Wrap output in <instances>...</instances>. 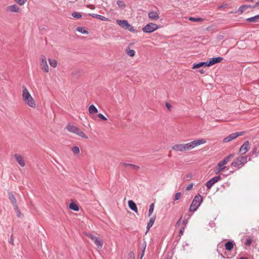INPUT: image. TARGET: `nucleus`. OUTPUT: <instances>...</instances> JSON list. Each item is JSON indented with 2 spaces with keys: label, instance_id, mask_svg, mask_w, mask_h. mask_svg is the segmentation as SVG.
I'll use <instances>...</instances> for the list:
<instances>
[{
  "label": "nucleus",
  "instance_id": "1",
  "mask_svg": "<svg viewBox=\"0 0 259 259\" xmlns=\"http://www.w3.org/2000/svg\"><path fill=\"white\" fill-rule=\"evenodd\" d=\"M22 97L25 102L30 107L35 108V102L25 86H22Z\"/></svg>",
  "mask_w": 259,
  "mask_h": 259
},
{
  "label": "nucleus",
  "instance_id": "2",
  "mask_svg": "<svg viewBox=\"0 0 259 259\" xmlns=\"http://www.w3.org/2000/svg\"><path fill=\"white\" fill-rule=\"evenodd\" d=\"M250 160V158L248 156H239L234 159L231 165L234 167L235 170H237L242 167L248 161Z\"/></svg>",
  "mask_w": 259,
  "mask_h": 259
},
{
  "label": "nucleus",
  "instance_id": "3",
  "mask_svg": "<svg viewBox=\"0 0 259 259\" xmlns=\"http://www.w3.org/2000/svg\"><path fill=\"white\" fill-rule=\"evenodd\" d=\"M203 201V197L201 195L198 194L193 198L189 208L191 211H195L200 206Z\"/></svg>",
  "mask_w": 259,
  "mask_h": 259
},
{
  "label": "nucleus",
  "instance_id": "4",
  "mask_svg": "<svg viewBox=\"0 0 259 259\" xmlns=\"http://www.w3.org/2000/svg\"><path fill=\"white\" fill-rule=\"evenodd\" d=\"M234 156V154H230L228 156L225 157L222 160L220 161L217 164L215 169L217 170L215 174H218L222 171H223L226 168V166H224L230 159L233 158Z\"/></svg>",
  "mask_w": 259,
  "mask_h": 259
},
{
  "label": "nucleus",
  "instance_id": "5",
  "mask_svg": "<svg viewBox=\"0 0 259 259\" xmlns=\"http://www.w3.org/2000/svg\"><path fill=\"white\" fill-rule=\"evenodd\" d=\"M66 128L68 131L74 133L81 138L85 139L88 138L85 134L81 130L75 126L68 124L67 125Z\"/></svg>",
  "mask_w": 259,
  "mask_h": 259
},
{
  "label": "nucleus",
  "instance_id": "6",
  "mask_svg": "<svg viewBox=\"0 0 259 259\" xmlns=\"http://www.w3.org/2000/svg\"><path fill=\"white\" fill-rule=\"evenodd\" d=\"M158 28V26L154 23H150L147 24L143 28L142 30L145 33H152Z\"/></svg>",
  "mask_w": 259,
  "mask_h": 259
},
{
  "label": "nucleus",
  "instance_id": "7",
  "mask_svg": "<svg viewBox=\"0 0 259 259\" xmlns=\"http://www.w3.org/2000/svg\"><path fill=\"white\" fill-rule=\"evenodd\" d=\"M206 140L204 139H200L194 140L191 142L187 143L188 150H191L198 146L206 143Z\"/></svg>",
  "mask_w": 259,
  "mask_h": 259
},
{
  "label": "nucleus",
  "instance_id": "8",
  "mask_svg": "<svg viewBox=\"0 0 259 259\" xmlns=\"http://www.w3.org/2000/svg\"><path fill=\"white\" fill-rule=\"evenodd\" d=\"M87 236L94 242L98 249L102 248L103 243L101 240L99 239L98 237L91 234L87 235Z\"/></svg>",
  "mask_w": 259,
  "mask_h": 259
},
{
  "label": "nucleus",
  "instance_id": "9",
  "mask_svg": "<svg viewBox=\"0 0 259 259\" xmlns=\"http://www.w3.org/2000/svg\"><path fill=\"white\" fill-rule=\"evenodd\" d=\"M41 61L40 66L41 69L45 72H48L49 71V66L47 64V59L45 56L42 55L40 57Z\"/></svg>",
  "mask_w": 259,
  "mask_h": 259
},
{
  "label": "nucleus",
  "instance_id": "10",
  "mask_svg": "<svg viewBox=\"0 0 259 259\" xmlns=\"http://www.w3.org/2000/svg\"><path fill=\"white\" fill-rule=\"evenodd\" d=\"M244 132H236L234 133H232L229 135L228 136L225 138L223 140L224 142L227 143L235 139H236L237 137L242 136L244 134Z\"/></svg>",
  "mask_w": 259,
  "mask_h": 259
},
{
  "label": "nucleus",
  "instance_id": "11",
  "mask_svg": "<svg viewBox=\"0 0 259 259\" xmlns=\"http://www.w3.org/2000/svg\"><path fill=\"white\" fill-rule=\"evenodd\" d=\"M172 149L177 152H183L189 150L187 144H176L173 146Z\"/></svg>",
  "mask_w": 259,
  "mask_h": 259
},
{
  "label": "nucleus",
  "instance_id": "12",
  "mask_svg": "<svg viewBox=\"0 0 259 259\" xmlns=\"http://www.w3.org/2000/svg\"><path fill=\"white\" fill-rule=\"evenodd\" d=\"M221 179V177L220 176L214 177L212 179H210L205 184L207 189H210L215 183L218 182Z\"/></svg>",
  "mask_w": 259,
  "mask_h": 259
},
{
  "label": "nucleus",
  "instance_id": "13",
  "mask_svg": "<svg viewBox=\"0 0 259 259\" xmlns=\"http://www.w3.org/2000/svg\"><path fill=\"white\" fill-rule=\"evenodd\" d=\"M223 60V58L221 57H218L215 58H210L208 61H207V66H212L216 63L221 62Z\"/></svg>",
  "mask_w": 259,
  "mask_h": 259
},
{
  "label": "nucleus",
  "instance_id": "14",
  "mask_svg": "<svg viewBox=\"0 0 259 259\" xmlns=\"http://www.w3.org/2000/svg\"><path fill=\"white\" fill-rule=\"evenodd\" d=\"M249 143L248 141H245L241 146L239 149L240 153L243 155L245 154L249 150Z\"/></svg>",
  "mask_w": 259,
  "mask_h": 259
},
{
  "label": "nucleus",
  "instance_id": "15",
  "mask_svg": "<svg viewBox=\"0 0 259 259\" xmlns=\"http://www.w3.org/2000/svg\"><path fill=\"white\" fill-rule=\"evenodd\" d=\"M14 157L17 162L21 167H24L25 165V162L22 156L19 154H16L14 155Z\"/></svg>",
  "mask_w": 259,
  "mask_h": 259
},
{
  "label": "nucleus",
  "instance_id": "16",
  "mask_svg": "<svg viewBox=\"0 0 259 259\" xmlns=\"http://www.w3.org/2000/svg\"><path fill=\"white\" fill-rule=\"evenodd\" d=\"M8 197L9 200L11 201L12 204H13L14 209H17V201L13 193L11 192L8 193Z\"/></svg>",
  "mask_w": 259,
  "mask_h": 259
},
{
  "label": "nucleus",
  "instance_id": "17",
  "mask_svg": "<svg viewBox=\"0 0 259 259\" xmlns=\"http://www.w3.org/2000/svg\"><path fill=\"white\" fill-rule=\"evenodd\" d=\"M117 23L121 27L126 29L127 27L130 26V24L128 23L127 21L125 20H118Z\"/></svg>",
  "mask_w": 259,
  "mask_h": 259
},
{
  "label": "nucleus",
  "instance_id": "18",
  "mask_svg": "<svg viewBox=\"0 0 259 259\" xmlns=\"http://www.w3.org/2000/svg\"><path fill=\"white\" fill-rule=\"evenodd\" d=\"M148 17L152 20H156L159 19L158 14L156 12L151 11L148 13Z\"/></svg>",
  "mask_w": 259,
  "mask_h": 259
},
{
  "label": "nucleus",
  "instance_id": "19",
  "mask_svg": "<svg viewBox=\"0 0 259 259\" xmlns=\"http://www.w3.org/2000/svg\"><path fill=\"white\" fill-rule=\"evenodd\" d=\"M128 205L130 208L135 212H138L136 204L133 200H128Z\"/></svg>",
  "mask_w": 259,
  "mask_h": 259
},
{
  "label": "nucleus",
  "instance_id": "20",
  "mask_svg": "<svg viewBox=\"0 0 259 259\" xmlns=\"http://www.w3.org/2000/svg\"><path fill=\"white\" fill-rule=\"evenodd\" d=\"M234 245L235 243L233 241H227L225 245V249L227 250L231 251L233 249Z\"/></svg>",
  "mask_w": 259,
  "mask_h": 259
},
{
  "label": "nucleus",
  "instance_id": "21",
  "mask_svg": "<svg viewBox=\"0 0 259 259\" xmlns=\"http://www.w3.org/2000/svg\"><path fill=\"white\" fill-rule=\"evenodd\" d=\"M206 64H207V62H201L198 63L194 64L192 68L197 69L201 67H206L207 66Z\"/></svg>",
  "mask_w": 259,
  "mask_h": 259
},
{
  "label": "nucleus",
  "instance_id": "22",
  "mask_svg": "<svg viewBox=\"0 0 259 259\" xmlns=\"http://www.w3.org/2000/svg\"><path fill=\"white\" fill-rule=\"evenodd\" d=\"M246 21L249 22L255 23L259 22V15H255L253 17L248 18Z\"/></svg>",
  "mask_w": 259,
  "mask_h": 259
},
{
  "label": "nucleus",
  "instance_id": "23",
  "mask_svg": "<svg viewBox=\"0 0 259 259\" xmlns=\"http://www.w3.org/2000/svg\"><path fill=\"white\" fill-rule=\"evenodd\" d=\"M8 10L11 12H19V8L15 4L11 5L8 7Z\"/></svg>",
  "mask_w": 259,
  "mask_h": 259
},
{
  "label": "nucleus",
  "instance_id": "24",
  "mask_svg": "<svg viewBox=\"0 0 259 259\" xmlns=\"http://www.w3.org/2000/svg\"><path fill=\"white\" fill-rule=\"evenodd\" d=\"M89 112L90 114H94L98 113V110L97 108L94 105H91L90 106V107L89 108Z\"/></svg>",
  "mask_w": 259,
  "mask_h": 259
},
{
  "label": "nucleus",
  "instance_id": "25",
  "mask_svg": "<svg viewBox=\"0 0 259 259\" xmlns=\"http://www.w3.org/2000/svg\"><path fill=\"white\" fill-rule=\"evenodd\" d=\"M155 215L151 218L149 222L147 224V231H148L149 230V229L153 226L154 222H155Z\"/></svg>",
  "mask_w": 259,
  "mask_h": 259
},
{
  "label": "nucleus",
  "instance_id": "26",
  "mask_svg": "<svg viewBox=\"0 0 259 259\" xmlns=\"http://www.w3.org/2000/svg\"><path fill=\"white\" fill-rule=\"evenodd\" d=\"M76 30L82 34H88L89 33L88 29L82 27H77Z\"/></svg>",
  "mask_w": 259,
  "mask_h": 259
},
{
  "label": "nucleus",
  "instance_id": "27",
  "mask_svg": "<svg viewBox=\"0 0 259 259\" xmlns=\"http://www.w3.org/2000/svg\"><path fill=\"white\" fill-rule=\"evenodd\" d=\"M69 208L73 210H74V211H77L79 210V206L78 205L74 203V202H71L70 203V204H69Z\"/></svg>",
  "mask_w": 259,
  "mask_h": 259
},
{
  "label": "nucleus",
  "instance_id": "28",
  "mask_svg": "<svg viewBox=\"0 0 259 259\" xmlns=\"http://www.w3.org/2000/svg\"><path fill=\"white\" fill-rule=\"evenodd\" d=\"M124 166H130L132 167L133 169L138 170L140 169V167L138 165L131 164V163H123L122 164Z\"/></svg>",
  "mask_w": 259,
  "mask_h": 259
},
{
  "label": "nucleus",
  "instance_id": "29",
  "mask_svg": "<svg viewBox=\"0 0 259 259\" xmlns=\"http://www.w3.org/2000/svg\"><path fill=\"white\" fill-rule=\"evenodd\" d=\"M71 151L74 155H78L79 154L80 150L78 147L73 146L71 148Z\"/></svg>",
  "mask_w": 259,
  "mask_h": 259
},
{
  "label": "nucleus",
  "instance_id": "30",
  "mask_svg": "<svg viewBox=\"0 0 259 259\" xmlns=\"http://www.w3.org/2000/svg\"><path fill=\"white\" fill-rule=\"evenodd\" d=\"M252 155L255 157L259 155V146H255L252 151Z\"/></svg>",
  "mask_w": 259,
  "mask_h": 259
},
{
  "label": "nucleus",
  "instance_id": "31",
  "mask_svg": "<svg viewBox=\"0 0 259 259\" xmlns=\"http://www.w3.org/2000/svg\"><path fill=\"white\" fill-rule=\"evenodd\" d=\"M116 4L118 5V6L121 9H124L126 7L124 2L122 1H117Z\"/></svg>",
  "mask_w": 259,
  "mask_h": 259
},
{
  "label": "nucleus",
  "instance_id": "32",
  "mask_svg": "<svg viewBox=\"0 0 259 259\" xmlns=\"http://www.w3.org/2000/svg\"><path fill=\"white\" fill-rule=\"evenodd\" d=\"M49 62L50 65L54 68L56 67L57 65V62L55 59H49Z\"/></svg>",
  "mask_w": 259,
  "mask_h": 259
},
{
  "label": "nucleus",
  "instance_id": "33",
  "mask_svg": "<svg viewBox=\"0 0 259 259\" xmlns=\"http://www.w3.org/2000/svg\"><path fill=\"white\" fill-rule=\"evenodd\" d=\"M189 20L191 21H193V22H202L204 21V19L203 18H195V17H190L189 18Z\"/></svg>",
  "mask_w": 259,
  "mask_h": 259
},
{
  "label": "nucleus",
  "instance_id": "34",
  "mask_svg": "<svg viewBox=\"0 0 259 259\" xmlns=\"http://www.w3.org/2000/svg\"><path fill=\"white\" fill-rule=\"evenodd\" d=\"M250 7L249 5H242L240 6L238 9V12L242 13L247 8Z\"/></svg>",
  "mask_w": 259,
  "mask_h": 259
},
{
  "label": "nucleus",
  "instance_id": "35",
  "mask_svg": "<svg viewBox=\"0 0 259 259\" xmlns=\"http://www.w3.org/2000/svg\"><path fill=\"white\" fill-rule=\"evenodd\" d=\"M154 208V204L153 203H152V204H150V207H149L148 215V217L151 216V214H152V213L153 212Z\"/></svg>",
  "mask_w": 259,
  "mask_h": 259
},
{
  "label": "nucleus",
  "instance_id": "36",
  "mask_svg": "<svg viewBox=\"0 0 259 259\" xmlns=\"http://www.w3.org/2000/svg\"><path fill=\"white\" fill-rule=\"evenodd\" d=\"M127 54L130 57H133L135 56V51L134 50H131L130 49H128L126 50Z\"/></svg>",
  "mask_w": 259,
  "mask_h": 259
},
{
  "label": "nucleus",
  "instance_id": "37",
  "mask_svg": "<svg viewBox=\"0 0 259 259\" xmlns=\"http://www.w3.org/2000/svg\"><path fill=\"white\" fill-rule=\"evenodd\" d=\"M72 16L74 18H75L76 19H79V18H81V17H82L80 13H79L78 12H73L72 13Z\"/></svg>",
  "mask_w": 259,
  "mask_h": 259
},
{
  "label": "nucleus",
  "instance_id": "38",
  "mask_svg": "<svg viewBox=\"0 0 259 259\" xmlns=\"http://www.w3.org/2000/svg\"><path fill=\"white\" fill-rule=\"evenodd\" d=\"M252 242V238H251L249 237V238H248L246 239V241L245 242L244 244H245V245H246L250 246V245L251 244Z\"/></svg>",
  "mask_w": 259,
  "mask_h": 259
},
{
  "label": "nucleus",
  "instance_id": "39",
  "mask_svg": "<svg viewBox=\"0 0 259 259\" xmlns=\"http://www.w3.org/2000/svg\"><path fill=\"white\" fill-rule=\"evenodd\" d=\"M143 249L142 252L141 254L140 259H142V257H143V256L144 255V252H145V250L146 247V242H144V243L143 244Z\"/></svg>",
  "mask_w": 259,
  "mask_h": 259
},
{
  "label": "nucleus",
  "instance_id": "40",
  "mask_svg": "<svg viewBox=\"0 0 259 259\" xmlns=\"http://www.w3.org/2000/svg\"><path fill=\"white\" fill-rule=\"evenodd\" d=\"M98 116L100 119L104 121L107 120V118L102 113H99L98 114Z\"/></svg>",
  "mask_w": 259,
  "mask_h": 259
},
{
  "label": "nucleus",
  "instance_id": "41",
  "mask_svg": "<svg viewBox=\"0 0 259 259\" xmlns=\"http://www.w3.org/2000/svg\"><path fill=\"white\" fill-rule=\"evenodd\" d=\"M96 18L102 21H105L107 19V18L104 17L103 16L98 14L97 16H96Z\"/></svg>",
  "mask_w": 259,
  "mask_h": 259
},
{
  "label": "nucleus",
  "instance_id": "42",
  "mask_svg": "<svg viewBox=\"0 0 259 259\" xmlns=\"http://www.w3.org/2000/svg\"><path fill=\"white\" fill-rule=\"evenodd\" d=\"M16 2H17L20 5H23L27 1V0H15Z\"/></svg>",
  "mask_w": 259,
  "mask_h": 259
},
{
  "label": "nucleus",
  "instance_id": "43",
  "mask_svg": "<svg viewBox=\"0 0 259 259\" xmlns=\"http://www.w3.org/2000/svg\"><path fill=\"white\" fill-rule=\"evenodd\" d=\"M228 7V5L227 4H223L221 5L218 6L217 8L218 9H223V8H227Z\"/></svg>",
  "mask_w": 259,
  "mask_h": 259
},
{
  "label": "nucleus",
  "instance_id": "44",
  "mask_svg": "<svg viewBox=\"0 0 259 259\" xmlns=\"http://www.w3.org/2000/svg\"><path fill=\"white\" fill-rule=\"evenodd\" d=\"M181 193L180 192L177 193L175 194L174 200L175 201L179 200L180 199V197H181Z\"/></svg>",
  "mask_w": 259,
  "mask_h": 259
},
{
  "label": "nucleus",
  "instance_id": "45",
  "mask_svg": "<svg viewBox=\"0 0 259 259\" xmlns=\"http://www.w3.org/2000/svg\"><path fill=\"white\" fill-rule=\"evenodd\" d=\"M126 29L133 32L135 31V29H134V27L131 25L130 24V26L127 27Z\"/></svg>",
  "mask_w": 259,
  "mask_h": 259
},
{
  "label": "nucleus",
  "instance_id": "46",
  "mask_svg": "<svg viewBox=\"0 0 259 259\" xmlns=\"http://www.w3.org/2000/svg\"><path fill=\"white\" fill-rule=\"evenodd\" d=\"M15 211H16V212H17V216H18V217H20L21 213V212H20V210H19V208H18V207L17 206V209H15Z\"/></svg>",
  "mask_w": 259,
  "mask_h": 259
},
{
  "label": "nucleus",
  "instance_id": "47",
  "mask_svg": "<svg viewBox=\"0 0 259 259\" xmlns=\"http://www.w3.org/2000/svg\"><path fill=\"white\" fill-rule=\"evenodd\" d=\"M193 184H190L189 185H188L186 188V189L187 190H190L192 189V187H193Z\"/></svg>",
  "mask_w": 259,
  "mask_h": 259
},
{
  "label": "nucleus",
  "instance_id": "48",
  "mask_svg": "<svg viewBox=\"0 0 259 259\" xmlns=\"http://www.w3.org/2000/svg\"><path fill=\"white\" fill-rule=\"evenodd\" d=\"M165 106H166V108H167L169 110H170V109H171V108L172 106H171V105L170 104H169V103H166V104H165Z\"/></svg>",
  "mask_w": 259,
  "mask_h": 259
},
{
  "label": "nucleus",
  "instance_id": "49",
  "mask_svg": "<svg viewBox=\"0 0 259 259\" xmlns=\"http://www.w3.org/2000/svg\"><path fill=\"white\" fill-rule=\"evenodd\" d=\"M187 223H188L187 220L185 219V220H183V225L184 228L186 226Z\"/></svg>",
  "mask_w": 259,
  "mask_h": 259
},
{
  "label": "nucleus",
  "instance_id": "50",
  "mask_svg": "<svg viewBox=\"0 0 259 259\" xmlns=\"http://www.w3.org/2000/svg\"><path fill=\"white\" fill-rule=\"evenodd\" d=\"M184 230H185L184 227H183L182 229H181V230L180 231V232H179V234H183V232L184 231Z\"/></svg>",
  "mask_w": 259,
  "mask_h": 259
},
{
  "label": "nucleus",
  "instance_id": "51",
  "mask_svg": "<svg viewBox=\"0 0 259 259\" xmlns=\"http://www.w3.org/2000/svg\"><path fill=\"white\" fill-rule=\"evenodd\" d=\"M182 218V217H181V218H180L179 220L176 223V225H177V226H179L180 225Z\"/></svg>",
  "mask_w": 259,
  "mask_h": 259
},
{
  "label": "nucleus",
  "instance_id": "52",
  "mask_svg": "<svg viewBox=\"0 0 259 259\" xmlns=\"http://www.w3.org/2000/svg\"><path fill=\"white\" fill-rule=\"evenodd\" d=\"M257 6H259V2H256V3L255 4L254 6H253L252 7V8H255V7H257Z\"/></svg>",
  "mask_w": 259,
  "mask_h": 259
},
{
  "label": "nucleus",
  "instance_id": "53",
  "mask_svg": "<svg viewBox=\"0 0 259 259\" xmlns=\"http://www.w3.org/2000/svg\"><path fill=\"white\" fill-rule=\"evenodd\" d=\"M10 243L13 244V235L11 236V240L10 241Z\"/></svg>",
  "mask_w": 259,
  "mask_h": 259
},
{
  "label": "nucleus",
  "instance_id": "54",
  "mask_svg": "<svg viewBox=\"0 0 259 259\" xmlns=\"http://www.w3.org/2000/svg\"><path fill=\"white\" fill-rule=\"evenodd\" d=\"M187 178H192V175L191 174H188L187 175Z\"/></svg>",
  "mask_w": 259,
  "mask_h": 259
},
{
  "label": "nucleus",
  "instance_id": "55",
  "mask_svg": "<svg viewBox=\"0 0 259 259\" xmlns=\"http://www.w3.org/2000/svg\"><path fill=\"white\" fill-rule=\"evenodd\" d=\"M90 15L95 18H96V16L98 15V14H90Z\"/></svg>",
  "mask_w": 259,
  "mask_h": 259
},
{
  "label": "nucleus",
  "instance_id": "56",
  "mask_svg": "<svg viewBox=\"0 0 259 259\" xmlns=\"http://www.w3.org/2000/svg\"><path fill=\"white\" fill-rule=\"evenodd\" d=\"M199 72L201 73H204V71L203 69H201L199 70Z\"/></svg>",
  "mask_w": 259,
  "mask_h": 259
},
{
  "label": "nucleus",
  "instance_id": "57",
  "mask_svg": "<svg viewBox=\"0 0 259 259\" xmlns=\"http://www.w3.org/2000/svg\"><path fill=\"white\" fill-rule=\"evenodd\" d=\"M239 259H247V258L245 257H241Z\"/></svg>",
  "mask_w": 259,
  "mask_h": 259
},
{
  "label": "nucleus",
  "instance_id": "58",
  "mask_svg": "<svg viewBox=\"0 0 259 259\" xmlns=\"http://www.w3.org/2000/svg\"><path fill=\"white\" fill-rule=\"evenodd\" d=\"M246 2H253V0H245Z\"/></svg>",
  "mask_w": 259,
  "mask_h": 259
},
{
  "label": "nucleus",
  "instance_id": "59",
  "mask_svg": "<svg viewBox=\"0 0 259 259\" xmlns=\"http://www.w3.org/2000/svg\"><path fill=\"white\" fill-rule=\"evenodd\" d=\"M130 254H133V255L134 256V253L132 252H131Z\"/></svg>",
  "mask_w": 259,
  "mask_h": 259
}]
</instances>
